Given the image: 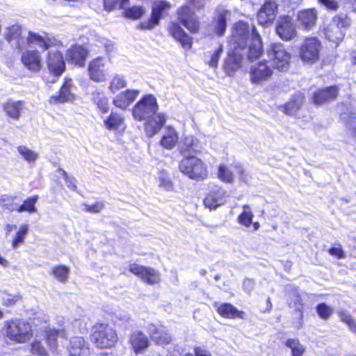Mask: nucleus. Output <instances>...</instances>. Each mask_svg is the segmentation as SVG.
<instances>
[{
  "instance_id": "obj_5",
  "label": "nucleus",
  "mask_w": 356,
  "mask_h": 356,
  "mask_svg": "<svg viewBox=\"0 0 356 356\" xmlns=\"http://www.w3.org/2000/svg\"><path fill=\"white\" fill-rule=\"evenodd\" d=\"M92 340L99 348H109L117 342L118 335L108 324L99 323L92 327Z\"/></svg>"
},
{
  "instance_id": "obj_61",
  "label": "nucleus",
  "mask_w": 356,
  "mask_h": 356,
  "mask_svg": "<svg viewBox=\"0 0 356 356\" xmlns=\"http://www.w3.org/2000/svg\"><path fill=\"white\" fill-rule=\"evenodd\" d=\"M85 209L89 213H99L104 208V204L103 202H96L93 204H84Z\"/></svg>"
},
{
  "instance_id": "obj_28",
  "label": "nucleus",
  "mask_w": 356,
  "mask_h": 356,
  "mask_svg": "<svg viewBox=\"0 0 356 356\" xmlns=\"http://www.w3.org/2000/svg\"><path fill=\"white\" fill-rule=\"evenodd\" d=\"M25 104L23 101L9 99L3 104V109L8 116L14 120H18L22 112L25 109Z\"/></svg>"
},
{
  "instance_id": "obj_39",
  "label": "nucleus",
  "mask_w": 356,
  "mask_h": 356,
  "mask_svg": "<svg viewBox=\"0 0 356 356\" xmlns=\"http://www.w3.org/2000/svg\"><path fill=\"white\" fill-rule=\"evenodd\" d=\"M218 314L227 318H235L241 317L242 312H239L235 307L229 303L221 304L217 309Z\"/></svg>"
},
{
  "instance_id": "obj_59",
  "label": "nucleus",
  "mask_w": 356,
  "mask_h": 356,
  "mask_svg": "<svg viewBox=\"0 0 356 356\" xmlns=\"http://www.w3.org/2000/svg\"><path fill=\"white\" fill-rule=\"evenodd\" d=\"M318 3L324 6L327 10L331 11H336L338 10L339 6L336 0H317Z\"/></svg>"
},
{
  "instance_id": "obj_52",
  "label": "nucleus",
  "mask_w": 356,
  "mask_h": 356,
  "mask_svg": "<svg viewBox=\"0 0 356 356\" xmlns=\"http://www.w3.org/2000/svg\"><path fill=\"white\" fill-rule=\"evenodd\" d=\"M145 13V10L142 6H134L125 10L127 17L132 19H140Z\"/></svg>"
},
{
  "instance_id": "obj_47",
  "label": "nucleus",
  "mask_w": 356,
  "mask_h": 356,
  "mask_svg": "<svg viewBox=\"0 0 356 356\" xmlns=\"http://www.w3.org/2000/svg\"><path fill=\"white\" fill-rule=\"evenodd\" d=\"M243 209V212L238 216V221L241 225L248 227L252 223L253 213L250 207L247 204L244 205Z\"/></svg>"
},
{
  "instance_id": "obj_45",
  "label": "nucleus",
  "mask_w": 356,
  "mask_h": 356,
  "mask_svg": "<svg viewBox=\"0 0 356 356\" xmlns=\"http://www.w3.org/2000/svg\"><path fill=\"white\" fill-rule=\"evenodd\" d=\"M17 152L28 163H34L38 157V155L34 151L30 149L24 145L17 147Z\"/></svg>"
},
{
  "instance_id": "obj_31",
  "label": "nucleus",
  "mask_w": 356,
  "mask_h": 356,
  "mask_svg": "<svg viewBox=\"0 0 356 356\" xmlns=\"http://www.w3.org/2000/svg\"><path fill=\"white\" fill-rule=\"evenodd\" d=\"M304 95L301 92L296 93L292 99L282 107V111L290 115H295L301 108Z\"/></svg>"
},
{
  "instance_id": "obj_49",
  "label": "nucleus",
  "mask_w": 356,
  "mask_h": 356,
  "mask_svg": "<svg viewBox=\"0 0 356 356\" xmlns=\"http://www.w3.org/2000/svg\"><path fill=\"white\" fill-rule=\"evenodd\" d=\"M339 316L341 321L345 323L353 332L356 333V320L353 318L348 312L344 310L339 312Z\"/></svg>"
},
{
  "instance_id": "obj_8",
  "label": "nucleus",
  "mask_w": 356,
  "mask_h": 356,
  "mask_svg": "<svg viewBox=\"0 0 356 356\" xmlns=\"http://www.w3.org/2000/svg\"><path fill=\"white\" fill-rule=\"evenodd\" d=\"M321 49V42L316 38L305 39L300 49V58L307 63H314L319 58V53Z\"/></svg>"
},
{
  "instance_id": "obj_18",
  "label": "nucleus",
  "mask_w": 356,
  "mask_h": 356,
  "mask_svg": "<svg viewBox=\"0 0 356 356\" xmlns=\"http://www.w3.org/2000/svg\"><path fill=\"white\" fill-rule=\"evenodd\" d=\"M21 60L24 66L33 72H38L42 68L41 56L38 51H26L22 54Z\"/></svg>"
},
{
  "instance_id": "obj_15",
  "label": "nucleus",
  "mask_w": 356,
  "mask_h": 356,
  "mask_svg": "<svg viewBox=\"0 0 356 356\" xmlns=\"http://www.w3.org/2000/svg\"><path fill=\"white\" fill-rule=\"evenodd\" d=\"M106 60L99 57L92 60L88 65L90 79L95 82H103L106 79L108 72L105 68Z\"/></svg>"
},
{
  "instance_id": "obj_19",
  "label": "nucleus",
  "mask_w": 356,
  "mask_h": 356,
  "mask_svg": "<svg viewBox=\"0 0 356 356\" xmlns=\"http://www.w3.org/2000/svg\"><path fill=\"white\" fill-rule=\"evenodd\" d=\"M68 351L70 356H91L90 350L81 337H74L70 339Z\"/></svg>"
},
{
  "instance_id": "obj_60",
  "label": "nucleus",
  "mask_w": 356,
  "mask_h": 356,
  "mask_svg": "<svg viewBox=\"0 0 356 356\" xmlns=\"http://www.w3.org/2000/svg\"><path fill=\"white\" fill-rule=\"evenodd\" d=\"M159 186L167 191H170L173 188V185L168 177L161 175L159 177Z\"/></svg>"
},
{
  "instance_id": "obj_57",
  "label": "nucleus",
  "mask_w": 356,
  "mask_h": 356,
  "mask_svg": "<svg viewBox=\"0 0 356 356\" xmlns=\"http://www.w3.org/2000/svg\"><path fill=\"white\" fill-rule=\"evenodd\" d=\"M58 172L64 177L67 187L71 188L72 191H76L77 189L76 179L74 177H69L67 173L63 169L59 168L58 170Z\"/></svg>"
},
{
  "instance_id": "obj_1",
  "label": "nucleus",
  "mask_w": 356,
  "mask_h": 356,
  "mask_svg": "<svg viewBox=\"0 0 356 356\" xmlns=\"http://www.w3.org/2000/svg\"><path fill=\"white\" fill-rule=\"evenodd\" d=\"M230 47L245 51L250 60L259 58L264 53L261 38L255 26L243 21L235 23L232 29Z\"/></svg>"
},
{
  "instance_id": "obj_53",
  "label": "nucleus",
  "mask_w": 356,
  "mask_h": 356,
  "mask_svg": "<svg viewBox=\"0 0 356 356\" xmlns=\"http://www.w3.org/2000/svg\"><path fill=\"white\" fill-rule=\"evenodd\" d=\"M316 312L322 319H327L333 313V309L325 303H320L316 307Z\"/></svg>"
},
{
  "instance_id": "obj_46",
  "label": "nucleus",
  "mask_w": 356,
  "mask_h": 356,
  "mask_svg": "<svg viewBox=\"0 0 356 356\" xmlns=\"http://www.w3.org/2000/svg\"><path fill=\"white\" fill-rule=\"evenodd\" d=\"M126 86L127 81L124 77L121 75H115L111 79L108 88L112 93H115L119 90L125 88Z\"/></svg>"
},
{
  "instance_id": "obj_56",
  "label": "nucleus",
  "mask_w": 356,
  "mask_h": 356,
  "mask_svg": "<svg viewBox=\"0 0 356 356\" xmlns=\"http://www.w3.org/2000/svg\"><path fill=\"white\" fill-rule=\"evenodd\" d=\"M218 177L223 181L232 182L233 181L232 173L223 165H220L218 168Z\"/></svg>"
},
{
  "instance_id": "obj_2",
  "label": "nucleus",
  "mask_w": 356,
  "mask_h": 356,
  "mask_svg": "<svg viewBox=\"0 0 356 356\" xmlns=\"http://www.w3.org/2000/svg\"><path fill=\"white\" fill-rule=\"evenodd\" d=\"M159 105L156 97L152 95H146L133 107L132 115L138 121L148 120L145 124L147 135L152 137L156 134L166 121V116L157 113Z\"/></svg>"
},
{
  "instance_id": "obj_10",
  "label": "nucleus",
  "mask_w": 356,
  "mask_h": 356,
  "mask_svg": "<svg viewBox=\"0 0 356 356\" xmlns=\"http://www.w3.org/2000/svg\"><path fill=\"white\" fill-rule=\"evenodd\" d=\"M275 31L284 41H290L297 35L294 20L289 16H282L276 22Z\"/></svg>"
},
{
  "instance_id": "obj_36",
  "label": "nucleus",
  "mask_w": 356,
  "mask_h": 356,
  "mask_svg": "<svg viewBox=\"0 0 356 356\" xmlns=\"http://www.w3.org/2000/svg\"><path fill=\"white\" fill-rule=\"evenodd\" d=\"M229 15L228 11L222 10L218 11L214 17V31L219 36L222 35L226 30L227 19Z\"/></svg>"
},
{
  "instance_id": "obj_34",
  "label": "nucleus",
  "mask_w": 356,
  "mask_h": 356,
  "mask_svg": "<svg viewBox=\"0 0 356 356\" xmlns=\"http://www.w3.org/2000/svg\"><path fill=\"white\" fill-rule=\"evenodd\" d=\"M91 99L102 113L108 112V99L102 90L97 89L92 91L91 93Z\"/></svg>"
},
{
  "instance_id": "obj_58",
  "label": "nucleus",
  "mask_w": 356,
  "mask_h": 356,
  "mask_svg": "<svg viewBox=\"0 0 356 356\" xmlns=\"http://www.w3.org/2000/svg\"><path fill=\"white\" fill-rule=\"evenodd\" d=\"M31 353L38 356H47V350L40 342L35 341L31 344Z\"/></svg>"
},
{
  "instance_id": "obj_26",
  "label": "nucleus",
  "mask_w": 356,
  "mask_h": 356,
  "mask_svg": "<svg viewBox=\"0 0 356 356\" xmlns=\"http://www.w3.org/2000/svg\"><path fill=\"white\" fill-rule=\"evenodd\" d=\"M170 35L179 41L185 49H190L192 46V39L188 35L182 28L177 23H172L169 27Z\"/></svg>"
},
{
  "instance_id": "obj_51",
  "label": "nucleus",
  "mask_w": 356,
  "mask_h": 356,
  "mask_svg": "<svg viewBox=\"0 0 356 356\" xmlns=\"http://www.w3.org/2000/svg\"><path fill=\"white\" fill-rule=\"evenodd\" d=\"M29 227L27 225H23L17 232L15 238L12 242V247L15 249L19 244L24 243V238L28 234Z\"/></svg>"
},
{
  "instance_id": "obj_38",
  "label": "nucleus",
  "mask_w": 356,
  "mask_h": 356,
  "mask_svg": "<svg viewBox=\"0 0 356 356\" xmlns=\"http://www.w3.org/2000/svg\"><path fill=\"white\" fill-rule=\"evenodd\" d=\"M70 273V269L65 265H56L51 270V275L61 283L67 282Z\"/></svg>"
},
{
  "instance_id": "obj_64",
  "label": "nucleus",
  "mask_w": 356,
  "mask_h": 356,
  "mask_svg": "<svg viewBox=\"0 0 356 356\" xmlns=\"http://www.w3.org/2000/svg\"><path fill=\"white\" fill-rule=\"evenodd\" d=\"M254 282L252 279H245L243 282V288L245 291L250 293L254 288Z\"/></svg>"
},
{
  "instance_id": "obj_9",
  "label": "nucleus",
  "mask_w": 356,
  "mask_h": 356,
  "mask_svg": "<svg viewBox=\"0 0 356 356\" xmlns=\"http://www.w3.org/2000/svg\"><path fill=\"white\" fill-rule=\"evenodd\" d=\"M171 8L170 3L164 0H157L153 2L151 17L140 23L143 29H152L159 24L165 13Z\"/></svg>"
},
{
  "instance_id": "obj_14",
  "label": "nucleus",
  "mask_w": 356,
  "mask_h": 356,
  "mask_svg": "<svg viewBox=\"0 0 356 356\" xmlns=\"http://www.w3.org/2000/svg\"><path fill=\"white\" fill-rule=\"evenodd\" d=\"M177 17L179 21L191 33H195L198 32L200 28V22L196 15L192 12L187 6L181 7L177 10Z\"/></svg>"
},
{
  "instance_id": "obj_62",
  "label": "nucleus",
  "mask_w": 356,
  "mask_h": 356,
  "mask_svg": "<svg viewBox=\"0 0 356 356\" xmlns=\"http://www.w3.org/2000/svg\"><path fill=\"white\" fill-rule=\"evenodd\" d=\"M346 126L351 131V135L356 141V117H349L346 122Z\"/></svg>"
},
{
  "instance_id": "obj_11",
  "label": "nucleus",
  "mask_w": 356,
  "mask_h": 356,
  "mask_svg": "<svg viewBox=\"0 0 356 356\" xmlns=\"http://www.w3.org/2000/svg\"><path fill=\"white\" fill-rule=\"evenodd\" d=\"M277 14V3L274 0H266L257 13L258 22L264 26H270Z\"/></svg>"
},
{
  "instance_id": "obj_50",
  "label": "nucleus",
  "mask_w": 356,
  "mask_h": 356,
  "mask_svg": "<svg viewBox=\"0 0 356 356\" xmlns=\"http://www.w3.org/2000/svg\"><path fill=\"white\" fill-rule=\"evenodd\" d=\"M21 298L22 296H20L19 293L10 294L7 293L6 291H3L1 293L2 304L6 307L14 305Z\"/></svg>"
},
{
  "instance_id": "obj_25",
  "label": "nucleus",
  "mask_w": 356,
  "mask_h": 356,
  "mask_svg": "<svg viewBox=\"0 0 356 356\" xmlns=\"http://www.w3.org/2000/svg\"><path fill=\"white\" fill-rule=\"evenodd\" d=\"M139 94L136 90H127L119 93L113 99V104L122 109H126L131 104Z\"/></svg>"
},
{
  "instance_id": "obj_40",
  "label": "nucleus",
  "mask_w": 356,
  "mask_h": 356,
  "mask_svg": "<svg viewBox=\"0 0 356 356\" xmlns=\"http://www.w3.org/2000/svg\"><path fill=\"white\" fill-rule=\"evenodd\" d=\"M284 345L291 350V356H302L306 351V347L298 339H288Z\"/></svg>"
},
{
  "instance_id": "obj_43",
  "label": "nucleus",
  "mask_w": 356,
  "mask_h": 356,
  "mask_svg": "<svg viewBox=\"0 0 356 356\" xmlns=\"http://www.w3.org/2000/svg\"><path fill=\"white\" fill-rule=\"evenodd\" d=\"M289 289V305H291L298 310H300L302 306V299L298 289L295 286H290Z\"/></svg>"
},
{
  "instance_id": "obj_22",
  "label": "nucleus",
  "mask_w": 356,
  "mask_h": 356,
  "mask_svg": "<svg viewBox=\"0 0 356 356\" xmlns=\"http://www.w3.org/2000/svg\"><path fill=\"white\" fill-rule=\"evenodd\" d=\"M180 154L184 156H192L201 152L199 141L192 136H186L179 146Z\"/></svg>"
},
{
  "instance_id": "obj_17",
  "label": "nucleus",
  "mask_w": 356,
  "mask_h": 356,
  "mask_svg": "<svg viewBox=\"0 0 356 356\" xmlns=\"http://www.w3.org/2000/svg\"><path fill=\"white\" fill-rule=\"evenodd\" d=\"M244 56H247L245 51L232 49V53L229 54L223 65L225 72L229 76L232 75L236 70L241 67Z\"/></svg>"
},
{
  "instance_id": "obj_37",
  "label": "nucleus",
  "mask_w": 356,
  "mask_h": 356,
  "mask_svg": "<svg viewBox=\"0 0 356 356\" xmlns=\"http://www.w3.org/2000/svg\"><path fill=\"white\" fill-rule=\"evenodd\" d=\"M46 340L52 350L57 348V338L60 337L65 338L66 337L65 330L64 329L48 328L46 331Z\"/></svg>"
},
{
  "instance_id": "obj_42",
  "label": "nucleus",
  "mask_w": 356,
  "mask_h": 356,
  "mask_svg": "<svg viewBox=\"0 0 356 356\" xmlns=\"http://www.w3.org/2000/svg\"><path fill=\"white\" fill-rule=\"evenodd\" d=\"M330 22L346 31L351 24V19L346 14L341 13L334 15Z\"/></svg>"
},
{
  "instance_id": "obj_55",
  "label": "nucleus",
  "mask_w": 356,
  "mask_h": 356,
  "mask_svg": "<svg viewBox=\"0 0 356 356\" xmlns=\"http://www.w3.org/2000/svg\"><path fill=\"white\" fill-rule=\"evenodd\" d=\"M223 51L222 44H219L217 49L210 55V60L207 61L209 66L216 67L218 65L219 58Z\"/></svg>"
},
{
  "instance_id": "obj_21",
  "label": "nucleus",
  "mask_w": 356,
  "mask_h": 356,
  "mask_svg": "<svg viewBox=\"0 0 356 356\" xmlns=\"http://www.w3.org/2000/svg\"><path fill=\"white\" fill-rule=\"evenodd\" d=\"M226 192L221 188H216L207 195L204 203L205 207L211 210L216 209L226 202Z\"/></svg>"
},
{
  "instance_id": "obj_32",
  "label": "nucleus",
  "mask_w": 356,
  "mask_h": 356,
  "mask_svg": "<svg viewBox=\"0 0 356 356\" xmlns=\"http://www.w3.org/2000/svg\"><path fill=\"white\" fill-rule=\"evenodd\" d=\"M345 34V31L332 22H330L327 27L325 29L326 38L337 45L343 39Z\"/></svg>"
},
{
  "instance_id": "obj_41",
  "label": "nucleus",
  "mask_w": 356,
  "mask_h": 356,
  "mask_svg": "<svg viewBox=\"0 0 356 356\" xmlns=\"http://www.w3.org/2000/svg\"><path fill=\"white\" fill-rule=\"evenodd\" d=\"M38 195H35L33 196L29 197L24 200L22 204L18 205V212H28L29 213H36L38 209L35 207V204L38 200Z\"/></svg>"
},
{
  "instance_id": "obj_29",
  "label": "nucleus",
  "mask_w": 356,
  "mask_h": 356,
  "mask_svg": "<svg viewBox=\"0 0 356 356\" xmlns=\"http://www.w3.org/2000/svg\"><path fill=\"white\" fill-rule=\"evenodd\" d=\"M317 15L315 9H307L299 12L298 20L305 29H311L316 24Z\"/></svg>"
},
{
  "instance_id": "obj_13",
  "label": "nucleus",
  "mask_w": 356,
  "mask_h": 356,
  "mask_svg": "<svg viewBox=\"0 0 356 356\" xmlns=\"http://www.w3.org/2000/svg\"><path fill=\"white\" fill-rule=\"evenodd\" d=\"M47 65L49 72L54 76L49 81L54 83L56 78L60 76L65 70V64L61 53L58 51H49Z\"/></svg>"
},
{
  "instance_id": "obj_35",
  "label": "nucleus",
  "mask_w": 356,
  "mask_h": 356,
  "mask_svg": "<svg viewBox=\"0 0 356 356\" xmlns=\"http://www.w3.org/2000/svg\"><path fill=\"white\" fill-rule=\"evenodd\" d=\"M178 138L175 129L168 127L160 141V144L164 148L170 149L177 145Z\"/></svg>"
},
{
  "instance_id": "obj_44",
  "label": "nucleus",
  "mask_w": 356,
  "mask_h": 356,
  "mask_svg": "<svg viewBox=\"0 0 356 356\" xmlns=\"http://www.w3.org/2000/svg\"><path fill=\"white\" fill-rule=\"evenodd\" d=\"M18 205L14 197L3 195L0 197V206L3 209L18 212Z\"/></svg>"
},
{
  "instance_id": "obj_27",
  "label": "nucleus",
  "mask_w": 356,
  "mask_h": 356,
  "mask_svg": "<svg viewBox=\"0 0 356 356\" xmlns=\"http://www.w3.org/2000/svg\"><path fill=\"white\" fill-rule=\"evenodd\" d=\"M339 90L337 86H331L325 89L319 90L313 95V101L316 104H322L323 103L334 100L338 95Z\"/></svg>"
},
{
  "instance_id": "obj_4",
  "label": "nucleus",
  "mask_w": 356,
  "mask_h": 356,
  "mask_svg": "<svg viewBox=\"0 0 356 356\" xmlns=\"http://www.w3.org/2000/svg\"><path fill=\"white\" fill-rule=\"evenodd\" d=\"M179 169L192 179H204L208 177L207 165L195 156L184 157L179 162Z\"/></svg>"
},
{
  "instance_id": "obj_7",
  "label": "nucleus",
  "mask_w": 356,
  "mask_h": 356,
  "mask_svg": "<svg viewBox=\"0 0 356 356\" xmlns=\"http://www.w3.org/2000/svg\"><path fill=\"white\" fill-rule=\"evenodd\" d=\"M274 73V67L267 60L259 61L252 65L250 70V81L254 84H261L269 81Z\"/></svg>"
},
{
  "instance_id": "obj_63",
  "label": "nucleus",
  "mask_w": 356,
  "mask_h": 356,
  "mask_svg": "<svg viewBox=\"0 0 356 356\" xmlns=\"http://www.w3.org/2000/svg\"><path fill=\"white\" fill-rule=\"evenodd\" d=\"M329 253L331 255L334 256L338 259H343L345 257L344 252L340 245H338L336 247H332L331 248H330Z\"/></svg>"
},
{
  "instance_id": "obj_54",
  "label": "nucleus",
  "mask_w": 356,
  "mask_h": 356,
  "mask_svg": "<svg viewBox=\"0 0 356 356\" xmlns=\"http://www.w3.org/2000/svg\"><path fill=\"white\" fill-rule=\"evenodd\" d=\"M128 3L129 0H104V8L107 10H112L118 6L124 9Z\"/></svg>"
},
{
  "instance_id": "obj_30",
  "label": "nucleus",
  "mask_w": 356,
  "mask_h": 356,
  "mask_svg": "<svg viewBox=\"0 0 356 356\" xmlns=\"http://www.w3.org/2000/svg\"><path fill=\"white\" fill-rule=\"evenodd\" d=\"M26 42L29 46H38L43 48L44 50L47 49L49 47L56 44V40L50 38H44L38 33L29 32V36L26 38Z\"/></svg>"
},
{
  "instance_id": "obj_3",
  "label": "nucleus",
  "mask_w": 356,
  "mask_h": 356,
  "mask_svg": "<svg viewBox=\"0 0 356 356\" xmlns=\"http://www.w3.org/2000/svg\"><path fill=\"white\" fill-rule=\"evenodd\" d=\"M6 336L11 341L25 343L32 336V328L29 323L22 319H12L5 322Z\"/></svg>"
},
{
  "instance_id": "obj_33",
  "label": "nucleus",
  "mask_w": 356,
  "mask_h": 356,
  "mask_svg": "<svg viewBox=\"0 0 356 356\" xmlns=\"http://www.w3.org/2000/svg\"><path fill=\"white\" fill-rule=\"evenodd\" d=\"M4 36L6 40L12 42L15 40L16 47L21 49L24 47V42L21 38V27L19 25H13L6 29Z\"/></svg>"
},
{
  "instance_id": "obj_48",
  "label": "nucleus",
  "mask_w": 356,
  "mask_h": 356,
  "mask_svg": "<svg viewBox=\"0 0 356 356\" xmlns=\"http://www.w3.org/2000/svg\"><path fill=\"white\" fill-rule=\"evenodd\" d=\"M123 119L117 113H111L109 117L104 120V125L108 129H116L119 128Z\"/></svg>"
},
{
  "instance_id": "obj_23",
  "label": "nucleus",
  "mask_w": 356,
  "mask_h": 356,
  "mask_svg": "<svg viewBox=\"0 0 356 356\" xmlns=\"http://www.w3.org/2000/svg\"><path fill=\"white\" fill-rule=\"evenodd\" d=\"M130 344L136 353L144 352L149 346L148 337L141 331H134L129 337Z\"/></svg>"
},
{
  "instance_id": "obj_12",
  "label": "nucleus",
  "mask_w": 356,
  "mask_h": 356,
  "mask_svg": "<svg viewBox=\"0 0 356 356\" xmlns=\"http://www.w3.org/2000/svg\"><path fill=\"white\" fill-rule=\"evenodd\" d=\"M129 271L150 285L159 283L161 280L159 272L150 267L132 264L129 265Z\"/></svg>"
},
{
  "instance_id": "obj_16",
  "label": "nucleus",
  "mask_w": 356,
  "mask_h": 356,
  "mask_svg": "<svg viewBox=\"0 0 356 356\" xmlns=\"http://www.w3.org/2000/svg\"><path fill=\"white\" fill-rule=\"evenodd\" d=\"M147 332L152 341L158 345H167L172 341L171 335L163 325H156L153 323H149L147 325Z\"/></svg>"
},
{
  "instance_id": "obj_20",
  "label": "nucleus",
  "mask_w": 356,
  "mask_h": 356,
  "mask_svg": "<svg viewBox=\"0 0 356 356\" xmlns=\"http://www.w3.org/2000/svg\"><path fill=\"white\" fill-rule=\"evenodd\" d=\"M72 80L66 78L58 95L51 96L49 99V102L51 104H61L73 100L74 94L72 91Z\"/></svg>"
},
{
  "instance_id": "obj_6",
  "label": "nucleus",
  "mask_w": 356,
  "mask_h": 356,
  "mask_svg": "<svg viewBox=\"0 0 356 356\" xmlns=\"http://www.w3.org/2000/svg\"><path fill=\"white\" fill-rule=\"evenodd\" d=\"M270 63L279 71L285 72L289 68L291 54L282 43L271 44L266 50Z\"/></svg>"
},
{
  "instance_id": "obj_24",
  "label": "nucleus",
  "mask_w": 356,
  "mask_h": 356,
  "mask_svg": "<svg viewBox=\"0 0 356 356\" xmlns=\"http://www.w3.org/2000/svg\"><path fill=\"white\" fill-rule=\"evenodd\" d=\"M87 55L88 51L85 47L81 45H75L67 50L66 58L76 65L83 66Z\"/></svg>"
}]
</instances>
